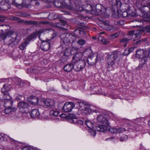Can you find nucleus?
Returning <instances> with one entry per match:
<instances>
[{"instance_id":"nucleus-1","label":"nucleus","mask_w":150,"mask_h":150,"mask_svg":"<svg viewBox=\"0 0 150 150\" xmlns=\"http://www.w3.org/2000/svg\"><path fill=\"white\" fill-rule=\"evenodd\" d=\"M91 5H88L86 9V12L91 13L92 15H98L105 13L106 9L103 6L100 4H97L96 6V10Z\"/></svg>"},{"instance_id":"nucleus-2","label":"nucleus","mask_w":150,"mask_h":150,"mask_svg":"<svg viewBox=\"0 0 150 150\" xmlns=\"http://www.w3.org/2000/svg\"><path fill=\"white\" fill-rule=\"evenodd\" d=\"M118 57V52L114 51L111 53L107 55V69L109 71L113 70L114 69L113 65L115 64L116 59Z\"/></svg>"},{"instance_id":"nucleus-3","label":"nucleus","mask_w":150,"mask_h":150,"mask_svg":"<svg viewBox=\"0 0 150 150\" xmlns=\"http://www.w3.org/2000/svg\"><path fill=\"white\" fill-rule=\"evenodd\" d=\"M60 38L61 45L63 47L68 45L71 41L74 42L76 39L75 37L73 35L67 33L62 34Z\"/></svg>"},{"instance_id":"nucleus-4","label":"nucleus","mask_w":150,"mask_h":150,"mask_svg":"<svg viewBox=\"0 0 150 150\" xmlns=\"http://www.w3.org/2000/svg\"><path fill=\"white\" fill-rule=\"evenodd\" d=\"M98 54L97 53L92 54L91 56H88L87 62L88 64L91 66H93L96 63L98 58Z\"/></svg>"},{"instance_id":"nucleus-5","label":"nucleus","mask_w":150,"mask_h":150,"mask_svg":"<svg viewBox=\"0 0 150 150\" xmlns=\"http://www.w3.org/2000/svg\"><path fill=\"white\" fill-rule=\"evenodd\" d=\"M73 64L74 69L76 71H79L84 68L86 65L85 61H81Z\"/></svg>"},{"instance_id":"nucleus-6","label":"nucleus","mask_w":150,"mask_h":150,"mask_svg":"<svg viewBox=\"0 0 150 150\" xmlns=\"http://www.w3.org/2000/svg\"><path fill=\"white\" fill-rule=\"evenodd\" d=\"M75 106V104L73 103H66L63 106V110L66 112H69L71 111Z\"/></svg>"},{"instance_id":"nucleus-7","label":"nucleus","mask_w":150,"mask_h":150,"mask_svg":"<svg viewBox=\"0 0 150 150\" xmlns=\"http://www.w3.org/2000/svg\"><path fill=\"white\" fill-rule=\"evenodd\" d=\"M82 57V54L81 52H79L76 53L73 56L71 62L72 63H76L77 62H79L80 61H85L84 59H81Z\"/></svg>"},{"instance_id":"nucleus-8","label":"nucleus","mask_w":150,"mask_h":150,"mask_svg":"<svg viewBox=\"0 0 150 150\" xmlns=\"http://www.w3.org/2000/svg\"><path fill=\"white\" fill-rule=\"evenodd\" d=\"M98 112L99 110H98L93 107H91L88 105H86L85 106V110L84 111V112L85 114H90L92 112H93L97 113Z\"/></svg>"},{"instance_id":"nucleus-9","label":"nucleus","mask_w":150,"mask_h":150,"mask_svg":"<svg viewBox=\"0 0 150 150\" xmlns=\"http://www.w3.org/2000/svg\"><path fill=\"white\" fill-rule=\"evenodd\" d=\"M4 106L6 108L11 107L12 106L13 101L11 100V97L9 95L4 96Z\"/></svg>"},{"instance_id":"nucleus-10","label":"nucleus","mask_w":150,"mask_h":150,"mask_svg":"<svg viewBox=\"0 0 150 150\" xmlns=\"http://www.w3.org/2000/svg\"><path fill=\"white\" fill-rule=\"evenodd\" d=\"M11 88V85L8 83H6L3 85L1 89V92L4 94V96H6L9 95L8 92L10 91Z\"/></svg>"},{"instance_id":"nucleus-11","label":"nucleus","mask_w":150,"mask_h":150,"mask_svg":"<svg viewBox=\"0 0 150 150\" xmlns=\"http://www.w3.org/2000/svg\"><path fill=\"white\" fill-rule=\"evenodd\" d=\"M147 54L148 52L147 51L141 49H138L136 52V57L139 58L147 56Z\"/></svg>"},{"instance_id":"nucleus-12","label":"nucleus","mask_w":150,"mask_h":150,"mask_svg":"<svg viewBox=\"0 0 150 150\" xmlns=\"http://www.w3.org/2000/svg\"><path fill=\"white\" fill-rule=\"evenodd\" d=\"M126 130L123 127H119L117 128H110L109 129L108 131L112 134L122 133Z\"/></svg>"},{"instance_id":"nucleus-13","label":"nucleus","mask_w":150,"mask_h":150,"mask_svg":"<svg viewBox=\"0 0 150 150\" xmlns=\"http://www.w3.org/2000/svg\"><path fill=\"white\" fill-rule=\"evenodd\" d=\"M97 120L99 122L106 125H109V123L107 118L104 116L103 115H100L97 117Z\"/></svg>"},{"instance_id":"nucleus-14","label":"nucleus","mask_w":150,"mask_h":150,"mask_svg":"<svg viewBox=\"0 0 150 150\" xmlns=\"http://www.w3.org/2000/svg\"><path fill=\"white\" fill-rule=\"evenodd\" d=\"M5 1L6 4L9 5L13 4L19 8H22V6L20 4V2H18L17 0H5Z\"/></svg>"},{"instance_id":"nucleus-15","label":"nucleus","mask_w":150,"mask_h":150,"mask_svg":"<svg viewBox=\"0 0 150 150\" xmlns=\"http://www.w3.org/2000/svg\"><path fill=\"white\" fill-rule=\"evenodd\" d=\"M40 47L43 51H47L49 50L50 48V43L48 42H43L42 43Z\"/></svg>"},{"instance_id":"nucleus-16","label":"nucleus","mask_w":150,"mask_h":150,"mask_svg":"<svg viewBox=\"0 0 150 150\" xmlns=\"http://www.w3.org/2000/svg\"><path fill=\"white\" fill-rule=\"evenodd\" d=\"M43 102L45 106L50 108L53 106L54 104V101L49 98L45 99Z\"/></svg>"},{"instance_id":"nucleus-17","label":"nucleus","mask_w":150,"mask_h":150,"mask_svg":"<svg viewBox=\"0 0 150 150\" xmlns=\"http://www.w3.org/2000/svg\"><path fill=\"white\" fill-rule=\"evenodd\" d=\"M56 25L58 28H63L64 29H66V28H67L68 26L66 22L63 20H62L60 22L57 23Z\"/></svg>"},{"instance_id":"nucleus-18","label":"nucleus","mask_w":150,"mask_h":150,"mask_svg":"<svg viewBox=\"0 0 150 150\" xmlns=\"http://www.w3.org/2000/svg\"><path fill=\"white\" fill-rule=\"evenodd\" d=\"M18 106L20 109H27L29 106V104L28 103L24 101L19 102Z\"/></svg>"},{"instance_id":"nucleus-19","label":"nucleus","mask_w":150,"mask_h":150,"mask_svg":"<svg viewBox=\"0 0 150 150\" xmlns=\"http://www.w3.org/2000/svg\"><path fill=\"white\" fill-rule=\"evenodd\" d=\"M107 126L105 125H100L98 126H96L95 129L98 132H104L107 129Z\"/></svg>"},{"instance_id":"nucleus-20","label":"nucleus","mask_w":150,"mask_h":150,"mask_svg":"<svg viewBox=\"0 0 150 150\" xmlns=\"http://www.w3.org/2000/svg\"><path fill=\"white\" fill-rule=\"evenodd\" d=\"M73 64L71 62L69 64H67L64 67V70L66 72L71 71L73 68L74 69Z\"/></svg>"},{"instance_id":"nucleus-21","label":"nucleus","mask_w":150,"mask_h":150,"mask_svg":"<svg viewBox=\"0 0 150 150\" xmlns=\"http://www.w3.org/2000/svg\"><path fill=\"white\" fill-rule=\"evenodd\" d=\"M31 116L33 118H38L40 116V113L37 109H33L32 112L30 113Z\"/></svg>"},{"instance_id":"nucleus-22","label":"nucleus","mask_w":150,"mask_h":150,"mask_svg":"<svg viewBox=\"0 0 150 150\" xmlns=\"http://www.w3.org/2000/svg\"><path fill=\"white\" fill-rule=\"evenodd\" d=\"M74 52L73 50H72L70 48H67L64 52V56H69L71 55L74 53Z\"/></svg>"},{"instance_id":"nucleus-23","label":"nucleus","mask_w":150,"mask_h":150,"mask_svg":"<svg viewBox=\"0 0 150 150\" xmlns=\"http://www.w3.org/2000/svg\"><path fill=\"white\" fill-rule=\"evenodd\" d=\"M22 4L20 3V4L22 6V8L24 7L28 8L30 4L31 0H22Z\"/></svg>"},{"instance_id":"nucleus-24","label":"nucleus","mask_w":150,"mask_h":150,"mask_svg":"<svg viewBox=\"0 0 150 150\" xmlns=\"http://www.w3.org/2000/svg\"><path fill=\"white\" fill-rule=\"evenodd\" d=\"M132 38H123L120 40V43L122 45H124V46L125 47L127 43L129 42V40Z\"/></svg>"},{"instance_id":"nucleus-25","label":"nucleus","mask_w":150,"mask_h":150,"mask_svg":"<svg viewBox=\"0 0 150 150\" xmlns=\"http://www.w3.org/2000/svg\"><path fill=\"white\" fill-rule=\"evenodd\" d=\"M147 56H144L143 57L141 58L139 61V68L142 67L144 65L145 63L147 60Z\"/></svg>"},{"instance_id":"nucleus-26","label":"nucleus","mask_w":150,"mask_h":150,"mask_svg":"<svg viewBox=\"0 0 150 150\" xmlns=\"http://www.w3.org/2000/svg\"><path fill=\"white\" fill-rule=\"evenodd\" d=\"M16 110V108L8 107L6 108L4 110V112L6 114H10L11 112L15 111Z\"/></svg>"},{"instance_id":"nucleus-27","label":"nucleus","mask_w":150,"mask_h":150,"mask_svg":"<svg viewBox=\"0 0 150 150\" xmlns=\"http://www.w3.org/2000/svg\"><path fill=\"white\" fill-rule=\"evenodd\" d=\"M36 35V34L35 33H34L30 35H29L27 37V40H26L28 43H29L33 38H35Z\"/></svg>"},{"instance_id":"nucleus-28","label":"nucleus","mask_w":150,"mask_h":150,"mask_svg":"<svg viewBox=\"0 0 150 150\" xmlns=\"http://www.w3.org/2000/svg\"><path fill=\"white\" fill-rule=\"evenodd\" d=\"M85 123L90 129L91 128H93L94 127V124L91 121L88 120H86L85 121Z\"/></svg>"},{"instance_id":"nucleus-29","label":"nucleus","mask_w":150,"mask_h":150,"mask_svg":"<svg viewBox=\"0 0 150 150\" xmlns=\"http://www.w3.org/2000/svg\"><path fill=\"white\" fill-rule=\"evenodd\" d=\"M133 25L132 26L133 28L138 27L140 26L141 22L138 20H134L132 21Z\"/></svg>"},{"instance_id":"nucleus-30","label":"nucleus","mask_w":150,"mask_h":150,"mask_svg":"<svg viewBox=\"0 0 150 150\" xmlns=\"http://www.w3.org/2000/svg\"><path fill=\"white\" fill-rule=\"evenodd\" d=\"M142 9L146 13H150V7L149 5L144 6L142 7Z\"/></svg>"},{"instance_id":"nucleus-31","label":"nucleus","mask_w":150,"mask_h":150,"mask_svg":"<svg viewBox=\"0 0 150 150\" xmlns=\"http://www.w3.org/2000/svg\"><path fill=\"white\" fill-rule=\"evenodd\" d=\"M17 15L21 17L24 18L30 16V15L27 13L21 12L17 13Z\"/></svg>"},{"instance_id":"nucleus-32","label":"nucleus","mask_w":150,"mask_h":150,"mask_svg":"<svg viewBox=\"0 0 150 150\" xmlns=\"http://www.w3.org/2000/svg\"><path fill=\"white\" fill-rule=\"evenodd\" d=\"M135 37L134 40H136L139 38L141 37V31L140 30H138L137 32L134 35Z\"/></svg>"},{"instance_id":"nucleus-33","label":"nucleus","mask_w":150,"mask_h":150,"mask_svg":"<svg viewBox=\"0 0 150 150\" xmlns=\"http://www.w3.org/2000/svg\"><path fill=\"white\" fill-rule=\"evenodd\" d=\"M59 112L57 111L52 110L50 111V115L56 117L59 115Z\"/></svg>"},{"instance_id":"nucleus-34","label":"nucleus","mask_w":150,"mask_h":150,"mask_svg":"<svg viewBox=\"0 0 150 150\" xmlns=\"http://www.w3.org/2000/svg\"><path fill=\"white\" fill-rule=\"evenodd\" d=\"M120 34H122V33H121L120 32V31H118L116 33L111 35L110 37V38L114 39L116 38Z\"/></svg>"},{"instance_id":"nucleus-35","label":"nucleus","mask_w":150,"mask_h":150,"mask_svg":"<svg viewBox=\"0 0 150 150\" xmlns=\"http://www.w3.org/2000/svg\"><path fill=\"white\" fill-rule=\"evenodd\" d=\"M28 43V42L25 41L21 45H20L19 47L21 50H23L25 48L27 45Z\"/></svg>"},{"instance_id":"nucleus-36","label":"nucleus","mask_w":150,"mask_h":150,"mask_svg":"<svg viewBox=\"0 0 150 150\" xmlns=\"http://www.w3.org/2000/svg\"><path fill=\"white\" fill-rule=\"evenodd\" d=\"M84 54H86L88 55V56H91L92 54V51L91 50L89 49H86L84 52Z\"/></svg>"},{"instance_id":"nucleus-37","label":"nucleus","mask_w":150,"mask_h":150,"mask_svg":"<svg viewBox=\"0 0 150 150\" xmlns=\"http://www.w3.org/2000/svg\"><path fill=\"white\" fill-rule=\"evenodd\" d=\"M104 28L108 30H113L114 29V28L110 24L106 26Z\"/></svg>"},{"instance_id":"nucleus-38","label":"nucleus","mask_w":150,"mask_h":150,"mask_svg":"<svg viewBox=\"0 0 150 150\" xmlns=\"http://www.w3.org/2000/svg\"><path fill=\"white\" fill-rule=\"evenodd\" d=\"M94 128H95L93 127V128H91L89 130L90 133L93 137H95L96 134V132Z\"/></svg>"},{"instance_id":"nucleus-39","label":"nucleus","mask_w":150,"mask_h":150,"mask_svg":"<svg viewBox=\"0 0 150 150\" xmlns=\"http://www.w3.org/2000/svg\"><path fill=\"white\" fill-rule=\"evenodd\" d=\"M128 138V137L127 135L123 134L122 135L120 138V140L121 141H123L126 140Z\"/></svg>"},{"instance_id":"nucleus-40","label":"nucleus","mask_w":150,"mask_h":150,"mask_svg":"<svg viewBox=\"0 0 150 150\" xmlns=\"http://www.w3.org/2000/svg\"><path fill=\"white\" fill-rule=\"evenodd\" d=\"M77 43L80 45H83L85 43L86 41L84 40L81 39L77 41Z\"/></svg>"},{"instance_id":"nucleus-41","label":"nucleus","mask_w":150,"mask_h":150,"mask_svg":"<svg viewBox=\"0 0 150 150\" xmlns=\"http://www.w3.org/2000/svg\"><path fill=\"white\" fill-rule=\"evenodd\" d=\"M45 31L51 35L54 34L55 33L54 31L51 29H46L45 30Z\"/></svg>"},{"instance_id":"nucleus-42","label":"nucleus","mask_w":150,"mask_h":150,"mask_svg":"<svg viewBox=\"0 0 150 150\" xmlns=\"http://www.w3.org/2000/svg\"><path fill=\"white\" fill-rule=\"evenodd\" d=\"M7 36V35L6 34L0 33V40H4Z\"/></svg>"},{"instance_id":"nucleus-43","label":"nucleus","mask_w":150,"mask_h":150,"mask_svg":"<svg viewBox=\"0 0 150 150\" xmlns=\"http://www.w3.org/2000/svg\"><path fill=\"white\" fill-rule=\"evenodd\" d=\"M144 31L146 32H150V25L145 26L144 28Z\"/></svg>"},{"instance_id":"nucleus-44","label":"nucleus","mask_w":150,"mask_h":150,"mask_svg":"<svg viewBox=\"0 0 150 150\" xmlns=\"http://www.w3.org/2000/svg\"><path fill=\"white\" fill-rule=\"evenodd\" d=\"M115 24L116 25H122L124 24V22L122 20H120V21H117L115 22Z\"/></svg>"},{"instance_id":"nucleus-45","label":"nucleus","mask_w":150,"mask_h":150,"mask_svg":"<svg viewBox=\"0 0 150 150\" xmlns=\"http://www.w3.org/2000/svg\"><path fill=\"white\" fill-rule=\"evenodd\" d=\"M26 23L29 25H34L37 23V22L35 21H27Z\"/></svg>"},{"instance_id":"nucleus-46","label":"nucleus","mask_w":150,"mask_h":150,"mask_svg":"<svg viewBox=\"0 0 150 150\" xmlns=\"http://www.w3.org/2000/svg\"><path fill=\"white\" fill-rule=\"evenodd\" d=\"M77 105L78 106H79V108L82 109L83 110V109H82L83 108H85V105H84L82 103H77Z\"/></svg>"},{"instance_id":"nucleus-47","label":"nucleus","mask_w":150,"mask_h":150,"mask_svg":"<svg viewBox=\"0 0 150 150\" xmlns=\"http://www.w3.org/2000/svg\"><path fill=\"white\" fill-rule=\"evenodd\" d=\"M31 102L34 104H37L38 102V99L36 97H35L34 99H32Z\"/></svg>"},{"instance_id":"nucleus-48","label":"nucleus","mask_w":150,"mask_h":150,"mask_svg":"<svg viewBox=\"0 0 150 150\" xmlns=\"http://www.w3.org/2000/svg\"><path fill=\"white\" fill-rule=\"evenodd\" d=\"M98 40L103 44L105 40V38L103 36H100L98 37Z\"/></svg>"},{"instance_id":"nucleus-49","label":"nucleus","mask_w":150,"mask_h":150,"mask_svg":"<svg viewBox=\"0 0 150 150\" xmlns=\"http://www.w3.org/2000/svg\"><path fill=\"white\" fill-rule=\"evenodd\" d=\"M129 54V51L128 49L126 48L125 50L123 53V54L124 55H128Z\"/></svg>"},{"instance_id":"nucleus-50","label":"nucleus","mask_w":150,"mask_h":150,"mask_svg":"<svg viewBox=\"0 0 150 150\" xmlns=\"http://www.w3.org/2000/svg\"><path fill=\"white\" fill-rule=\"evenodd\" d=\"M6 3L3 6L1 7V8L4 10H6L9 8V7H7L6 5H7Z\"/></svg>"},{"instance_id":"nucleus-51","label":"nucleus","mask_w":150,"mask_h":150,"mask_svg":"<svg viewBox=\"0 0 150 150\" xmlns=\"http://www.w3.org/2000/svg\"><path fill=\"white\" fill-rule=\"evenodd\" d=\"M76 10L77 11H82L84 10L83 8L82 7L80 6L79 5H78L76 6Z\"/></svg>"},{"instance_id":"nucleus-52","label":"nucleus","mask_w":150,"mask_h":150,"mask_svg":"<svg viewBox=\"0 0 150 150\" xmlns=\"http://www.w3.org/2000/svg\"><path fill=\"white\" fill-rule=\"evenodd\" d=\"M31 147L29 146H25L23 147L22 150H31Z\"/></svg>"},{"instance_id":"nucleus-53","label":"nucleus","mask_w":150,"mask_h":150,"mask_svg":"<svg viewBox=\"0 0 150 150\" xmlns=\"http://www.w3.org/2000/svg\"><path fill=\"white\" fill-rule=\"evenodd\" d=\"M76 123H77L78 125H82L83 124V121L81 120H76Z\"/></svg>"},{"instance_id":"nucleus-54","label":"nucleus","mask_w":150,"mask_h":150,"mask_svg":"<svg viewBox=\"0 0 150 150\" xmlns=\"http://www.w3.org/2000/svg\"><path fill=\"white\" fill-rule=\"evenodd\" d=\"M11 20H14L15 21L18 20L20 19L19 18L16 17H14V16H11L9 18Z\"/></svg>"},{"instance_id":"nucleus-55","label":"nucleus","mask_w":150,"mask_h":150,"mask_svg":"<svg viewBox=\"0 0 150 150\" xmlns=\"http://www.w3.org/2000/svg\"><path fill=\"white\" fill-rule=\"evenodd\" d=\"M103 24L104 25V28L106 26V25H109V22L108 21H104L103 22Z\"/></svg>"},{"instance_id":"nucleus-56","label":"nucleus","mask_w":150,"mask_h":150,"mask_svg":"<svg viewBox=\"0 0 150 150\" xmlns=\"http://www.w3.org/2000/svg\"><path fill=\"white\" fill-rule=\"evenodd\" d=\"M134 30H132L129 32L128 35L129 36H134Z\"/></svg>"},{"instance_id":"nucleus-57","label":"nucleus","mask_w":150,"mask_h":150,"mask_svg":"<svg viewBox=\"0 0 150 150\" xmlns=\"http://www.w3.org/2000/svg\"><path fill=\"white\" fill-rule=\"evenodd\" d=\"M122 15L123 17H126L128 16V13L126 11H125L122 13Z\"/></svg>"},{"instance_id":"nucleus-58","label":"nucleus","mask_w":150,"mask_h":150,"mask_svg":"<svg viewBox=\"0 0 150 150\" xmlns=\"http://www.w3.org/2000/svg\"><path fill=\"white\" fill-rule=\"evenodd\" d=\"M116 4L118 6H120L121 5V2L120 0H116Z\"/></svg>"},{"instance_id":"nucleus-59","label":"nucleus","mask_w":150,"mask_h":150,"mask_svg":"<svg viewBox=\"0 0 150 150\" xmlns=\"http://www.w3.org/2000/svg\"><path fill=\"white\" fill-rule=\"evenodd\" d=\"M85 19L84 17H80L78 18V21L80 23H82V22L80 21V20H84Z\"/></svg>"},{"instance_id":"nucleus-60","label":"nucleus","mask_w":150,"mask_h":150,"mask_svg":"<svg viewBox=\"0 0 150 150\" xmlns=\"http://www.w3.org/2000/svg\"><path fill=\"white\" fill-rule=\"evenodd\" d=\"M69 116L72 117L73 119H74L75 120H76V117L74 114L70 115Z\"/></svg>"},{"instance_id":"nucleus-61","label":"nucleus","mask_w":150,"mask_h":150,"mask_svg":"<svg viewBox=\"0 0 150 150\" xmlns=\"http://www.w3.org/2000/svg\"><path fill=\"white\" fill-rule=\"evenodd\" d=\"M134 48L133 47H130L129 48H128L129 51V53L130 52H132L133 51Z\"/></svg>"},{"instance_id":"nucleus-62","label":"nucleus","mask_w":150,"mask_h":150,"mask_svg":"<svg viewBox=\"0 0 150 150\" xmlns=\"http://www.w3.org/2000/svg\"><path fill=\"white\" fill-rule=\"evenodd\" d=\"M109 42V41L108 39H106L105 38V40L104 41L103 44H105Z\"/></svg>"},{"instance_id":"nucleus-63","label":"nucleus","mask_w":150,"mask_h":150,"mask_svg":"<svg viewBox=\"0 0 150 150\" xmlns=\"http://www.w3.org/2000/svg\"><path fill=\"white\" fill-rule=\"evenodd\" d=\"M41 23L44 24H47L48 23L47 21H43L41 22Z\"/></svg>"},{"instance_id":"nucleus-64","label":"nucleus","mask_w":150,"mask_h":150,"mask_svg":"<svg viewBox=\"0 0 150 150\" xmlns=\"http://www.w3.org/2000/svg\"><path fill=\"white\" fill-rule=\"evenodd\" d=\"M76 121V120H74L73 119L70 120V122L71 123H75Z\"/></svg>"}]
</instances>
